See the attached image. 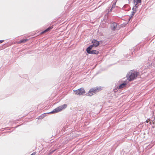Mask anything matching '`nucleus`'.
Returning a JSON list of instances; mask_svg holds the SVG:
<instances>
[{"instance_id": "11", "label": "nucleus", "mask_w": 155, "mask_h": 155, "mask_svg": "<svg viewBox=\"0 0 155 155\" xmlns=\"http://www.w3.org/2000/svg\"><path fill=\"white\" fill-rule=\"evenodd\" d=\"M118 87V86L115 85L113 89V91L115 93L117 92L118 91V89H119L118 87Z\"/></svg>"}, {"instance_id": "17", "label": "nucleus", "mask_w": 155, "mask_h": 155, "mask_svg": "<svg viewBox=\"0 0 155 155\" xmlns=\"http://www.w3.org/2000/svg\"><path fill=\"white\" fill-rule=\"evenodd\" d=\"M46 32H47L45 30H44V31H42V32H41L40 33V35H42L43 34H44L45 33H46Z\"/></svg>"}, {"instance_id": "12", "label": "nucleus", "mask_w": 155, "mask_h": 155, "mask_svg": "<svg viewBox=\"0 0 155 155\" xmlns=\"http://www.w3.org/2000/svg\"><path fill=\"white\" fill-rule=\"evenodd\" d=\"M133 2H134V3H135L138 4V3H141V0H134Z\"/></svg>"}, {"instance_id": "22", "label": "nucleus", "mask_w": 155, "mask_h": 155, "mask_svg": "<svg viewBox=\"0 0 155 155\" xmlns=\"http://www.w3.org/2000/svg\"><path fill=\"white\" fill-rule=\"evenodd\" d=\"M113 8H111L110 9V10L109 11H108V12H111L112 11Z\"/></svg>"}, {"instance_id": "13", "label": "nucleus", "mask_w": 155, "mask_h": 155, "mask_svg": "<svg viewBox=\"0 0 155 155\" xmlns=\"http://www.w3.org/2000/svg\"><path fill=\"white\" fill-rule=\"evenodd\" d=\"M53 28V27L52 26H49V27L47 28V29H45L46 31L47 32H48L50 31L51 29H52Z\"/></svg>"}, {"instance_id": "27", "label": "nucleus", "mask_w": 155, "mask_h": 155, "mask_svg": "<svg viewBox=\"0 0 155 155\" xmlns=\"http://www.w3.org/2000/svg\"><path fill=\"white\" fill-rule=\"evenodd\" d=\"M55 150H52V151L51 152V153H53V152H54L55 151Z\"/></svg>"}, {"instance_id": "24", "label": "nucleus", "mask_w": 155, "mask_h": 155, "mask_svg": "<svg viewBox=\"0 0 155 155\" xmlns=\"http://www.w3.org/2000/svg\"><path fill=\"white\" fill-rule=\"evenodd\" d=\"M4 41V40H0V43H1L3 42Z\"/></svg>"}, {"instance_id": "19", "label": "nucleus", "mask_w": 155, "mask_h": 155, "mask_svg": "<svg viewBox=\"0 0 155 155\" xmlns=\"http://www.w3.org/2000/svg\"><path fill=\"white\" fill-rule=\"evenodd\" d=\"M17 43L18 44H21V43H22L21 40H20V41H18V42H17Z\"/></svg>"}, {"instance_id": "1", "label": "nucleus", "mask_w": 155, "mask_h": 155, "mask_svg": "<svg viewBox=\"0 0 155 155\" xmlns=\"http://www.w3.org/2000/svg\"><path fill=\"white\" fill-rule=\"evenodd\" d=\"M67 106L68 105L66 104H64L62 105H61L59 106V107H57L56 108H55V109L53 110L52 111L50 112L42 114L41 115H40L38 117V118L41 119L45 117L46 114H49L56 113L61 111L62 110L65 109L66 108Z\"/></svg>"}, {"instance_id": "18", "label": "nucleus", "mask_w": 155, "mask_h": 155, "mask_svg": "<svg viewBox=\"0 0 155 155\" xmlns=\"http://www.w3.org/2000/svg\"><path fill=\"white\" fill-rule=\"evenodd\" d=\"M136 11H133L132 12V13L131 14L133 15H134L135 14V13H136Z\"/></svg>"}, {"instance_id": "5", "label": "nucleus", "mask_w": 155, "mask_h": 155, "mask_svg": "<svg viewBox=\"0 0 155 155\" xmlns=\"http://www.w3.org/2000/svg\"><path fill=\"white\" fill-rule=\"evenodd\" d=\"M100 42L102 43V41H98L96 39H93L91 41L92 44L90 45L89 47L91 48H93V47H96L99 45Z\"/></svg>"}, {"instance_id": "15", "label": "nucleus", "mask_w": 155, "mask_h": 155, "mask_svg": "<svg viewBox=\"0 0 155 155\" xmlns=\"http://www.w3.org/2000/svg\"><path fill=\"white\" fill-rule=\"evenodd\" d=\"M28 40V39H22L21 40L22 43H25L26 41H27Z\"/></svg>"}, {"instance_id": "29", "label": "nucleus", "mask_w": 155, "mask_h": 155, "mask_svg": "<svg viewBox=\"0 0 155 155\" xmlns=\"http://www.w3.org/2000/svg\"><path fill=\"white\" fill-rule=\"evenodd\" d=\"M145 39H146V40H148V38H146Z\"/></svg>"}, {"instance_id": "26", "label": "nucleus", "mask_w": 155, "mask_h": 155, "mask_svg": "<svg viewBox=\"0 0 155 155\" xmlns=\"http://www.w3.org/2000/svg\"><path fill=\"white\" fill-rule=\"evenodd\" d=\"M127 6V5H124V6H123V8H125V7H126V6Z\"/></svg>"}, {"instance_id": "20", "label": "nucleus", "mask_w": 155, "mask_h": 155, "mask_svg": "<svg viewBox=\"0 0 155 155\" xmlns=\"http://www.w3.org/2000/svg\"><path fill=\"white\" fill-rule=\"evenodd\" d=\"M117 2V0H115V1L113 3V4L114 5H116V4Z\"/></svg>"}, {"instance_id": "21", "label": "nucleus", "mask_w": 155, "mask_h": 155, "mask_svg": "<svg viewBox=\"0 0 155 155\" xmlns=\"http://www.w3.org/2000/svg\"><path fill=\"white\" fill-rule=\"evenodd\" d=\"M115 6H116L115 5L112 4L111 8H114L115 7Z\"/></svg>"}, {"instance_id": "9", "label": "nucleus", "mask_w": 155, "mask_h": 155, "mask_svg": "<svg viewBox=\"0 0 155 155\" xmlns=\"http://www.w3.org/2000/svg\"><path fill=\"white\" fill-rule=\"evenodd\" d=\"M138 4L134 3V6L132 8V10L133 11H137V8H138V5H137Z\"/></svg>"}, {"instance_id": "14", "label": "nucleus", "mask_w": 155, "mask_h": 155, "mask_svg": "<svg viewBox=\"0 0 155 155\" xmlns=\"http://www.w3.org/2000/svg\"><path fill=\"white\" fill-rule=\"evenodd\" d=\"M154 57H153L152 58H151V57H150L148 59L149 61H150V63L151 64H152V62L153 61V60L154 59Z\"/></svg>"}, {"instance_id": "30", "label": "nucleus", "mask_w": 155, "mask_h": 155, "mask_svg": "<svg viewBox=\"0 0 155 155\" xmlns=\"http://www.w3.org/2000/svg\"><path fill=\"white\" fill-rule=\"evenodd\" d=\"M149 124H151V122H150V123H149Z\"/></svg>"}, {"instance_id": "32", "label": "nucleus", "mask_w": 155, "mask_h": 155, "mask_svg": "<svg viewBox=\"0 0 155 155\" xmlns=\"http://www.w3.org/2000/svg\"><path fill=\"white\" fill-rule=\"evenodd\" d=\"M154 119L155 120V117H154Z\"/></svg>"}, {"instance_id": "3", "label": "nucleus", "mask_w": 155, "mask_h": 155, "mask_svg": "<svg viewBox=\"0 0 155 155\" xmlns=\"http://www.w3.org/2000/svg\"><path fill=\"white\" fill-rule=\"evenodd\" d=\"M101 90V87H95L91 88L87 93L88 95L91 96L96 93L98 92Z\"/></svg>"}, {"instance_id": "2", "label": "nucleus", "mask_w": 155, "mask_h": 155, "mask_svg": "<svg viewBox=\"0 0 155 155\" xmlns=\"http://www.w3.org/2000/svg\"><path fill=\"white\" fill-rule=\"evenodd\" d=\"M139 74V73L134 71L131 70L127 73L126 75L127 79L129 81L134 80Z\"/></svg>"}, {"instance_id": "23", "label": "nucleus", "mask_w": 155, "mask_h": 155, "mask_svg": "<svg viewBox=\"0 0 155 155\" xmlns=\"http://www.w3.org/2000/svg\"><path fill=\"white\" fill-rule=\"evenodd\" d=\"M36 153V152H33V153H32L30 155H35Z\"/></svg>"}, {"instance_id": "4", "label": "nucleus", "mask_w": 155, "mask_h": 155, "mask_svg": "<svg viewBox=\"0 0 155 155\" xmlns=\"http://www.w3.org/2000/svg\"><path fill=\"white\" fill-rule=\"evenodd\" d=\"M93 48L88 47L86 49L87 52L89 54H98L99 53V51L95 50H91Z\"/></svg>"}, {"instance_id": "28", "label": "nucleus", "mask_w": 155, "mask_h": 155, "mask_svg": "<svg viewBox=\"0 0 155 155\" xmlns=\"http://www.w3.org/2000/svg\"><path fill=\"white\" fill-rule=\"evenodd\" d=\"M132 18H130V17L129 18V21Z\"/></svg>"}, {"instance_id": "25", "label": "nucleus", "mask_w": 155, "mask_h": 155, "mask_svg": "<svg viewBox=\"0 0 155 155\" xmlns=\"http://www.w3.org/2000/svg\"><path fill=\"white\" fill-rule=\"evenodd\" d=\"M134 15H133L131 14L130 17V18H132L133 16H134Z\"/></svg>"}, {"instance_id": "7", "label": "nucleus", "mask_w": 155, "mask_h": 155, "mask_svg": "<svg viewBox=\"0 0 155 155\" xmlns=\"http://www.w3.org/2000/svg\"><path fill=\"white\" fill-rule=\"evenodd\" d=\"M121 82L120 83V84L118 86L119 89H121L124 87H125L127 84V82L126 81H121Z\"/></svg>"}, {"instance_id": "16", "label": "nucleus", "mask_w": 155, "mask_h": 155, "mask_svg": "<svg viewBox=\"0 0 155 155\" xmlns=\"http://www.w3.org/2000/svg\"><path fill=\"white\" fill-rule=\"evenodd\" d=\"M121 82V81H119L115 83V85H117V86H119Z\"/></svg>"}, {"instance_id": "31", "label": "nucleus", "mask_w": 155, "mask_h": 155, "mask_svg": "<svg viewBox=\"0 0 155 155\" xmlns=\"http://www.w3.org/2000/svg\"><path fill=\"white\" fill-rule=\"evenodd\" d=\"M146 122H147V123H148V121H147V120H146Z\"/></svg>"}, {"instance_id": "10", "label": "nucleus", "mask_w": 155, "mask_h": 155, "mask_svg": "<svg viewBox=\"0 0 155 155\" xmlns=\"http://www.w3.org/2000/svg\"><path fill=\"white\" fill-rule=\"evenodd\" d=\"M137 51V50L136 49H134V48L132 49H131V53L132 55H133L134 54H135L136 53H137V54L138 53L137 52V51Z\"/></svg>"}, {"instance_id": "6", "label": "nucleus", "mask_w": 155, "mask_h": 155, "mask_svg": "<svg viewBox=\"0 0 155 155\" xmlns=\"http://www.w3.org/2000/svg\"><path fill=\"white\" fill-rule=\"evenodd\" d=\"M74 91L76 94L79 95H82L83 94L85 93V91L83 87H81Z\"/></svg>"}, {"instance_id": "8", "label": "nucleus", "mask_w": 155, "mask_h": 155, "mask_svg": "<svg viewBox=\"0 0 155 155\" xmlns=\"http://www.w3.org/2000/svg\"><path fill=\"white\" fill-rule=\"evenodd\" d=\"M110 26L112 30L114 31L117 27V24L115 22H112L111 23Z\"/></svg>"}]
</instances>
